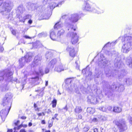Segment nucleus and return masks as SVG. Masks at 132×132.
Instances as JSON below:
<instances>
[{"label": "nucleus", "instance_id": "1", "mask_svg": "<svg viewBox=\"0 0 132 132\" xmlns=\"http://www.w3.org/2000/svg\"><path fill=\"white\" fill-rule=\"evenodd\" d=\"M41 57L39 55L36 56L34 59V61L31 65L32 68H34V69L37 75L42 76L44 74L43 69L42 67H40L41 64Z\"/></svg>", "mask_w": 132, "mask_h": 132}, {"label": "nucleus", "instance_id": "2", "mask_svg": "<svg viewBox=\"0 0 132 132\" xmlns=\"http://www.w3.org/2000/svg\"><path fill=\"white\" fill-rule=\"evenodd\" d=\"M122 42L125 41V43L123 44L122 47L121 51L123 52L127 53L131 49L132 45V35H125L121 39Z\"/></svg>", "mask_w": 132, "mask_h": 132}, {"label": "nucleus", "instance_id": "3", "mask_svg": "<svg viewBox=\"0 0 132 132\" xmlns=\"http://www.w3.org/2000/svg\"><path fill=\"white\" fill-rule=\"evenodd\" d=\"M80 18L79 15L77 14H72L69 16L68 19L66 20L65 21V24L69 28L68 29V30L70 29L73 31L76 30V28L71 24L72 22H77Z\"/></svg>", "mask_w": 132, "mask_h": 132}, {"label": "nucleus", "instance_id": "4", "mask_svg": "<svg viewBox=\"0 0 132 132\" xmlns=\"http://www.w3.org/2000/svg\"><path fill=\"white\" fill-rule=\"evenodd\" d=\"M104 82L105 83V86L106 87V88L105 89V94L110 99H112L113 95L111 92L112 90L118 89V86H120V84L118 82L113 83L110 87L108 82L105 81Z\"/></svg>", "mask_w": 132, "mask_h": 132}, {"label": "nucleus", "instance_id": "5", "mask_svg": "<svg viewBox=\"0 0 132 132\" xmlns=\"http://www.w3.org/2000/svg\"><path fill=\"white\" fill-rule=\"evenodd\" d=\"M4 0H0V12L1 13L9 12L13 7V4L11 1L3 2Z\"/></svg>", "mask_w": 132, "mask_h": 132}, {"label": "nucleus", "instance_id": "6", "mask_svg": "<svg viewBox=\"0 0 132 132\" xmlns=\"http://www.w3.org/2000/svg\"><path fill=\"white\" fill-rule=\"evenodd\" d=\"M13 72L9 70H6L4 71H0V81H2L5 78L9 81L12 80V76Z\"/></svg>", "mask_w": 132, "mask_h": 132}, {"label": "nucleus", "instance_id": "7", "mask_svg": "<svg viewBox=\"0 0 132 132\" xmlns=\"http://www.w3.org/2000/svg\"><path fill=\"white\" fill-rule=\"evenodd\" d=\"M33 56V54L29 52L27 53L24 57L20 59L19 60V64L21 67H22L26 63L31 61Z\"/></svg>", "mask_w": 132, "mask_h": 132}, {"label": "nucleus", "instance_id": "8", "mask_svg": "<svg viewBox=\"0 0 132 132\" xmlns=\"http://www.w3.org/2000/svg\"><path fill=\"white\" fill-rule=\"evenodd\" d=\"M113 122L117 126L120 132L124 131L127 129L125 121L124 119H121L119 120H115Z\"/></svg>", "mask_w": 132, "mask_h": 132}, {"label": "nucleus", "instance_id": "9", "mask_svg": "<svg viewBox=\"0 0 132 132\" xmlns=\"http://www.w3.org/2000/svg\"><path fill=\"white\" fill-rule=\"evenodd\" d=\"M12 97V95L10 93H7L5 95V97L3 100L2 104L4 106H6V108L9 106L10 108V105L11 104V101Z\"/></svg>", "mask_w": 132, "mask_h": 132}, {"label": "nucleus", "instance_id": "10", "mask_svg": "<svg viewBox=\"0 0 132 132\" xmlns=\"http://www.w3.org/2000/svg\"><path fill=\"white\" fill-rule=\"evenodd\" d=\"M10 110L9 106H7L5 109H3L0 113V116L3 121H4L5 118L8 114Z\"/></svg>", "mask_w": 132, "mask_h": 132}, {"label": "nucleus", "instance_id": "11", "mask_svg": "<svg viewBox=\"0 0 132 132\" xmlns=\"http://www.w3.org/2000/svg\"><path fill=\"white\" fill-rule=\"evenodd\" d=\"M70 31H71V34H72V35H71L72 38L71 39V42L72 44H76L77 42L78 39V37L77 35V34L76 33L74 34L73 33V31H74L70 29Z\"/></svg>", "mask_w": 132, "mask_h": 132}, {"label": "nucleus", "instance_id": "12", "mask_svg": "<svg viewBox=\"0 0 132 132\" xmlns=\"http://www.w3.org/2000/svg\"><path fill=\"white\" fill-rule=\"evenodd\" d=\"M114 66L117 68H121L123 65V63L119 57L116 58L114 60Z\"/></svg>", "mask_w": 132, "mask_h": 132}, {"label": "nucleus", "instance_id": "13", "mask_svg": "<svg viewBox=\"0 0 132 132\" xmlns=\"http://www.w3.org/2000/svg\"><path fill=\"white\" fill-rule=\"evenodd\" d=\"M68 69L67 66H63L62 64H60L59 65H57L55 67L54 70L58 72H60L64 70H66Z\"/></svg>", "mask_w": 132, "mask_h": 132}, {"label": "nucleus", "instance_id": "14", "mask_svg": "<svg viewBox=\"0 0 132 132\" xmlns=\"http://www.w3.org/2000/svg\"><path fill=\"white\" fill-rule=\"evenodd\" d=\"M100 57V61L98 63V64L100 65H104L108 63V61L106 60L105 57L103 55H101Z\"/></svg>", "mask_w": 132, "mask_h": 132}, {"label": "nucleus", "instance_id": "15", "mask_svg": "<svg viewBox=\"0 0 132 132\" xmlns=\"http://www.w3.org/2000/svg\"><path fill=\"white\" fill-rule=\"evenodd\" d=\"M67 50L69 52V54L71 56H75L76 53L74 49V48L71 46H68L67 48Z\"/></svg>", "mask_w": 132, "mask_h": 132}, {"label": "nucleus", "instance_id": "16", "mask_svg": "<svg viewBox=\"0 0 132 132\" xmlns=\"http://www.w3.org/2000/svg\"><path fill=\"white\" fill-rule=\"evenodd\" d=\"M126 63L130 68H132V58L130 56L126 57Z\"/></svg>", "mask_w": 132, "mask_h": 132}, {"label": "nucleus", "instance_id": "17", "mask_svg": "<svg viewBox=\"0 0 132 132\" xmlns=\"http://www.w3.org/2000/svg\"><path fill=\"white\" fill-rule=\"evenodd\" d=\"M123 84L127 86H129L132 84V79L130 78H127L124 80Z\"/></svg>", "mask_w": 132, "mask_h": 132}, {"label": "nucleus", "instance_id": "18", "mask_svg": "<svg viewBox=\"0 0 132 132\" xmlns=\"http://www.w3.org/2000/svg\"><path fill=\"white\" fill-rule=\"evenodd\" d=\"M50 37L53 40H55L59 38L56 36L54 32L51 31L50 32Z\"/></svg>", "mask_w": 132, "mask_h": 132}, {"label": "nucleus", "instance_id": "19", "mask_svg": "<svg viewBox=\"0 0 132 132\" xmlns=\"http://www.w3.org/2000/svg\"><path fill=\"white\" fill-rule=\"evenodd\" d=\"M31 17V16L30 14H27L23 17V19H21L19 16V19L20 21L24 22L25 20L27 19H30Z\"/></svg>", "mask_w": 132, "mask_h": 132}, {"label": "nucleus", "instance_id": "20", "mask_svg": "<svg viewBox=\"0 0 132 132\" xmlns=\"http://www.w3.org/2000/svg\"><path fill=\"white\" fill-rule=\"evenodd\" d=\"M112 110L113 112L118 113L122 111V109L119 106H114L113 107Z\"/></svg>", "mask_w": 132, "mask_h": 132}, {"label": "nucleus", "instance_id": "21", "mask_svg": "<svg viewBox=\"0 0 132 132\" xmlns=\"http://www.w3.org/2000/svg\"><path fill=\"white\" fill-rule=\"evenodd\" d=\"M57 62L56 59H52L49 63L48 65V67L49 68L52 67L53 68L54 65Z\"/></svg>", "mask_w": 132, "mask_h": 132}, {"label": "nucleus", "instance_id": "22", "mask_svg": "<svg viewBox=\"0 0 132 132\" xmlns=\"http://www.w3.org/2000/svg\"><path fill=\"white\" fill-rule=\"evenodd\" d=\"M63 26V24L60 22H58L56 23L54 27L55 29H58L61 28Z\"/></svg>", "mask_w": 132, "mask_h": 132}, {"label": "nucleus", "instance_id": "23", "mask_svg": "<svg viewBox=\"0 0 132 132\" xmlns=\"http://www.w3.org/2000/svg\"><path fill=\"white\" fill-rule=\"evenodd\" d=\"M38 79V76H36L30 78L29 80L30 82L32 83H34L36 81H37Z\"/></svg>", "mask_w": 132, "mask_h": 132}, {"label": "nucleus", "instance_id": "24", "mask_svg": "<svg viewBox=\"0 0 132 132\" xmlns=\"http://www.w3.org/2000/svg\"><path fill=\"white\" fill-rule=\"evenodd\" d=\"M25 11L24 8L22 6H19L18 8L17 12L19 13L20 14L22 13Z\"/></svg>", "mask_w": 132, "mask_h": 132}, {"label": "nucleus", "instance_id": "25", "mask_svg": "<svg viewBox=\"0 0 132 132\" xmlns=\"http://www.w3.org/2000/svg\"><path fill=\"white\" fill-rule=\"evenodd\" d=\"M64 32L65 31L62 29L59 30L57 34V37L60 38L64 35Z\"/></svg>", "mask_w": 132, "mask_h": 132}, {"label": "nucleus", "instance_id": "26", "mask_svg": "<svg viewBox=\"0 0 132 132\" xmlns=\"http://www.w3.org/2000/svg\"><path fill=\"white\" fill-rule=\"evenodd\" d=\"M64 3L63 2H60V3H59L58 4H56V3H53L52 4V5L51 6H50V8L51 9H53L55 7H58L59 5H60V6L61 5L62 3Z\"/></svg>", "mask_w": 132, "mask_h": 132}, {"label": "nucleus", "instance_id": "27", "mask_svg": "<svg viewBox=\"0 0 132 132\" xmlns=\"http://www.w3.org/2000/svg\"><path fill=\"white\" fill-rule=\"evenodd\" d=\"M36 48H39L42 46V45L39 41H37L34 44Z\"/></svg>", "mask_w": 132, "mask_h": 132}, {"label": "nucleus", "instance_id": "28", "mask_svg": "<svg viewBox=\"0 0 132 132\" xmlns=\"http://www.w3.org/2000/svg\"><path fill=\"white\" fill-rule=\"evenodd\" d=\"M83 9L84 11H90V7L89 4L88 3H86V6Z\"/></svg>", "mask_w": 132, "mask_h": 132}, {"label": "nucleus", "instance_id": "29", "mask_svg": "<svg viewBox=\"0 0 132 132\" xmlns=\"http://www.w3.org/2000/svg\"><path fill=\"white\" fill-rule=\"evenodd\" d=\"M53 54L51 52H47L46 54V57L47 59H50L52 56Z\"/></svg>", "mask_w": 132, "mask_h": 132}, {"label": "nucleus", "instance_id": "30", "mask_svg": "<svg viewBox=\"0 0 132 132\" xmlns=\"http://www.w3.org/2000/svg\"><path fill=\"white\" fill-rule=\"evenodd\" d=\"M37 6L36 4H31L30 5L29 10H34L37 9Z\"/></svg>", "mask_w": 132, "mask_h": 132}, {"label": "nucleus", "instance_id": "31", "mask_svg": "<svg viewBox=\"0 0 132 132\" xmlns=\"http://www.w3.org/2000/svg\"><path fill=\"white\" fill-rule=\"evenodd\" d=\"M98 109L103 112H106L107 110L106 107L105 105L99 107Z\"/></svg>", "mask_w": 132, "mask_h": 132}, {"label": "nucleus", "instance_id": "32", "mask_svg": "<svg viewBox=\"0 0 132 132\" xmlns=\"http://www.w3.org/2000/svg\"><path fill=\"white\" fill-rule=\"evenodd\" d=\"M75 112L77 113H79L81 112L82 109L80 106H77L75 109Z\"/></svg>", "mask_w": 132, "mask_h": 132}, {"label": "nucleus", "instance_id": "33", "mask_svg": "<svg viewBox=\"0 0 132 132\" xmlns=\"http://www.w3.org/2000/svg\"><path fill=\"white\" fill-rule=\"evenodd\" d=\"M105 74L107 77H109L110 76H113V75H112L110 73V71L108 70H107L105 69Z\"/></svg>", "mask_w": 132, "mask_h": 132}, {"label": "nucleus", "instance_id": "34", "mask_svg": "<svg viewBox=\"0 0 132 132\" xmlns=\"http://www.w3.org/2000/svg\"><path fill=\"white\" fill-rule=\"evenodd\" d=\"M90 102L94 104L97 103L98 102L97 98L94 97H93L91 98Z\"/></svg>", "mask_w": 132, "mask_h": 132}, {"label": "nucleus", "instance_id": "35", "mask_svg": "<svg viewBox=\"0 0 132 132\" xmlns=\"http://www.w3.org/2000/svg\"><path fill=\"white\" fill-rule=\"evenodd\" d=\"M87 112L90 114H93L94 112V109L91 108H87Z\"/></svg>", "mask_w": 132, "mask_h": 132}, {"label": "nucleus", "instance_id": "36", "mask_svg": "<svg viewBox=\"0 0 132 132\" xmlns=\"http://www.w3.org/2000/svg\"><path fill=\"white\" fill-rule=\"evenodd\" d=\"M94 12L98 14L103 12V11L102 10H101L98 8H97L95 11L94 10Z\"/></svg>", "mask_w": 132, "mask_h": 132}, {"label": "nucleus", "instance_id": "37", "mask_svg": "<svg viewBox=\"0 0 132 132\" xmlns=\"http://www.w3.org/2000/svg\"><path fill=\"white\" fill-rule=\"evenodd\" d=\"M45 88V87L42 88L40 90H39V91L40 92L39 96L42 97L43 96L44 94V90Z\"/></svg>", "mask_w": 132, "mask_h": 132}, {"label": "nucleus", "instance_id": "38", "mask_svg": "<svg viewBox=\"0 0 132 132\" xmlns=\"http://www.w3.org/2000/svg\"><path fill=\"white\" fill-rule=\"evenodd\" d=\"M118 88L120 91H122L124 89V87L123 85L120 84L119 86H118Z\"/></svg>", "mask_w": 132, "mask_h": 132}, {"label": "nucleus", "instance_id": "39", "mask_svg": "<svg viewBox=\"0 0 132 132\" xmlns=\"http://www.w3.org/2000/svg\"><path fill=\"white\" fill-rule=\"evenodd\" d=\"M98 118H99L101 120L103 121H105L106 120L107 118L105 117L100 115L98 117Z\"/></svg>", "mask_w": 132, "mask_h": 132}, {"label": "nucleus", "instance_id": "40", "mask_svg": "<svg viewBox=\"0 0 132 132\" xmlns=\"http://www.w3.org/2000/svg\"><path fill=\"white\" fill-rule=\"evenodd\" d=\"M124 71H122L121 73L118 76V77L119 79L123 78L125 76Z\"/></svg>", "mask_w": 132, "mask_h": 132}, {"label": "nucleus", "instance_id": "41", "mask_svg": "<svg viewBox=\"0 0 132 132\" xmlns=\"http://www.w3.org/2000/svg\"><path fill=\"white\" fill-rule=\"evenodd\" d=\"M57 103V101L55 99L54 100L52 101V107L53 108L55 107Z\"/></svg>", "mask_w": 132, "mask_h": 132}, {"label": "nucleus", "instance_id": "42", "mask_svg": "<svg viewBox=\"0 0 132 132\" xmlns=\"http://www.w3.org/2000/svg\"><path fill=\"white\" fill-rule=\"evenodd\" d=\"M22 127V124H21L17 127H15L14 129L15 130H16V129L18 130L20 129Z\"/></svg>", "mask_w": 132, "mask_h": 132}, {"label": "nucleus", "instance_id": "43", "mask_svg": "<svg viewBox=\"0 0 132 132\" xmlns=\"http://www.w3.org/2000/svg\"><path fill=\"white\" fill-rule=\"evenodd\" d=\"M69 16H68V15H64L62 16V18L63 19H65V20L67 19H68V18H69Z\"/></svg>", "mask_w": 132, "mask_h": 132}, {"label": "nucleus", "instance_id": "44", "mask_svg": "<svg viewBox=\"0 0 132 132\" xmlns=\"http://www.w3.org/2000/svg\"><path fill=\"white\" fill-rule=\"evenodd\" d=\"M53 121H49L48 122V127L50 128L52 126Z\"/></svg>", "mask_w": 132, "mask_h": 132}, {"label": "nucleus", "instance_id": "45", "mask_svg": "<svg viewBox=\"0 0 132 132\" xmlns=\"http://www.w3.org/2000/svg\"><path fill=\"white\" fill-rule=\"evenodd\" d=\"M63 109L65 110V112L67 111L68 110V108L67 105L64 107L62 109L59 110V111L60 112H62V111L63 110Z\"/></svg>", "mask_w": 132, "mask_h": 132}, {"label": "nucleus", "instance_id": "46", "mask_svg": "<svg viewBox=\"0 0 132 132\" xmlns=\"http://www.w3.org/2000/svg\"><path fill=\"white\" fill-rule=\"evenodd\" d=\"M89 129V127L88 126L85 127L83 128V130L85 132H86L88 131Z\"/></svg>", "mask_w": 132, "mask_h": 132}, {"label": "nucleus", "instance_id": "47", "mask_svg": "<svg viewBox=\"0 0 132 132\" xmlns=\"http://www.w3.org/2000/svg\"><path fill=\"white\" fill-rule=\"evenodd\" d=\"M6 90V87H0V91H5Z\"/></svg>", "mask_w": 132, "mask_h": 132}, {"label": "nucleus", "instance_id": "48", "mask_svg": "<svg viewBox=\"0 0 132 132\" xmlns=\"http://www.w3.org/2000/svg\"><path fill=\"white\" fill-rule=\"evenodd\" d=\"M128 119L129 120V122L131 124H132V120L130 116H129L128 117Z\"/></svg>", "mask_w": 132, "mask_h": 132}, {"label": "nucleus", "instance_id": "49", "mask_svg": "<svg viewBox=\"0 0 132 132\" xmlns=\"http://www.w3.org/2000/svg\"><path fill=\"white\" fill-rule=\"evenodd\" d=\"M111 44V43H110L109 42H108L104 46L103 48H104L105 47H109V46H110Z\"/></svg>", "mask_w": 132, "mask_h": 132}, {"label": "nucleus", "instance_id": "50", "mask_svg": "<svg viewBox=\"0 0 132 132\" xmlns=\"http://www.w3.org/2000/svg\"><path fill=\"white\" fill-rule=\"evenodd\" d=\"M107 110H108L109 111H112V107L111 106H109L106 108Z\"/></svg>", "mask_w": 132, "mask_h": 132}, {"label": "nucleus", "instance_id": "51", "mask_svg": "<svg viewBox=\"0 0 132 132\" xmlns=\"http://www.w3.org/2000/svg\"><path fill=\"white\" fill-rule=\"evenodd\" d=\"M92 121L94 122H98V120L96 118H94L92 119Z\"/></svg>", "mask_w": 132, "mask_h": 132}, {"label": "nucleus", "instance_id": "52", "mask_svg": "<svg viewBox=\"0 0 132 132\" xmlns=\"http://www.w3.org/2000/svg\"><path fill=\"white\" fill-rule=\"evenodd\" d=\"M49 71V69L48 68H46L45 70V72L46 73H48Z\"/></svg>", "mask_w": 132, "mask_h": 132}, {"label": "nucleus", "instance_id": "53", "mask_svg": "<svg viewBox=\"0 0 132 132\" xmlns=\"http://www.w3.org/2000/svg\"><path fill=\"white\" fill-rule=\"evenodd\" d=\"M86 69H83L82 70V73L84 74L85 73V74H87V71H86Z\"/></svg>", "mask_w": 132, "mask_h": 132}, {"label": "nucleus", "instance_id": "54", "mask_svg": "<svg viewBox=\"0 0 132 132\" xmlns=\"http://www.w3.org/2000/svg\"><path fill=\"white\" fill-rule=\"evenodd\" d=\"M12 33V34L15 36L16 34V31L15 30H13L12 31H11Z\"/></svg>", "mask_w": 132, "mask_h": 132}, {"label": "nucleus", "instance_id": "55", "mask_svg": "<svg viewBox=\"0 0 132 132\" xmlns=\"http://www.w3.org/2000/svg\"><path fill=\"white\" fill-rule=\"evenodd\" d=\"M23 37L24 38H26V39H31V37L27 35H24L23 36Z\"/></svg>", "mask_w": 132, "mask_h": 132}, {"label": "nucleus", "instance_id": "56", "mask_svg": "<svg viewBox=\"0 0 132 132\" xmlns=\"http://www.w3.org/2000/svg\"><path fill=\"white\" fill-rule=\"evenodd\" d=\"M19 123L20 121L19 120H18L14 124L15 126H17Z\"/></svg>", "mask_w": 132, "mask_h": 132}, {"label": "nucleus", "instance_id": "57", "mask_svg": "<svg viewBox=\"0 0 132 132\" xmlns=\"http://www.w3.org/2000/svg\"><path fill=\"white\" fill-rule=\"evenodd\" d=\"M4 50L2 46H0V52H2Z\"/></svg>", "mask_w": 132, "mask_h": 132}, {"label": "nucleus", "instance_id": "58", "mask_svg": "<svg viewBox=\"0 0 132 132\" xmlns=\"http://www.w3.org/2000/svg\"><path fill=\"white\" fill-rule=\"evenodd\" d=\"M76 65H77L76 67V68H77V69H79V65H78V64H77V61H76Z\"/></svg>", "mask_w": 132, "mask_h": 132}, {"label": "nucleus", "instance_id": "59", "mask_svg": "<svg viewBox=\"0 0 132 132\" xmlns=\"http://www.w3.org/2000/svg\"><path fill=\"white\" fill-rule=\"evenodd\" d=\"M66 82H69L70 83H71V80L70 79H66Z\"/></svg>", "mask_w": 132, "mask_h": 132}, {"label": "nucleus", "instance_id": "60", "mask_svg": "<svg viewBox=\"0 0 132 132\" xmlns=\"http://www.w3.org/2000/svg\"><path fill=\"white\" fill-rule=\"evenodd\" d=\"M94 132H98V129L97 128H95L94 129Z\"/></svg>", "mask_w": 132, "mask_h": 132}, {"label": "nucleus", "instance_id": "61", "mask_svg": "<svg viewBox=\"0 0 132 132\" xmlns=\"http://www.w3.org/2000/svg\"><path fill=\"white\" fill-rule=\"evenodd\" d=\"M32 20L30 19L28 21V23L30 24H31L32 23Z\"/></svg>", "mask_w": 132, "mask_h": 132}, {"label": "nucleus", "instance_id": "62", "mask_svg": "<svg viewBox=\"0 0 132 132\" xmlns=\"http://www.w3.org/2000/svg\"><path fill=\"white\" fill-rule=\"evenodd\" d=\"M20 132H26V131L24 129H22L20 130Z\"/></svg>", "mask_w": 132, "mask_h": 132}, {"label": "nucleus", "instance_id": "63", "mask_svg": "<svg viewBox=\"0 0 132 132\" xmlns=\"http://www.w3.org/2000/svg\"><path fill=\"white\" fill-rule=\"evenodd\" d=\"M87 74H88V76H90L92 75V72H91L89 71L87 73Z\"/></svg>", "mask_w": 132, "mask_h": 132}, {"label": "nucleus", "instance_id": "64", "mask_svg": "<svg viewBox=\"0 0 132 132\" xmlns=\"http://www.w3.org/2000/svg\"><path fill=\"white\" fill-rule=\"evenodd\" d=\"M13 130L12 129H9L7 131V132H12Z\"/></svg>", "mask_w": 132, "mask_h": 132}]
</instances>
